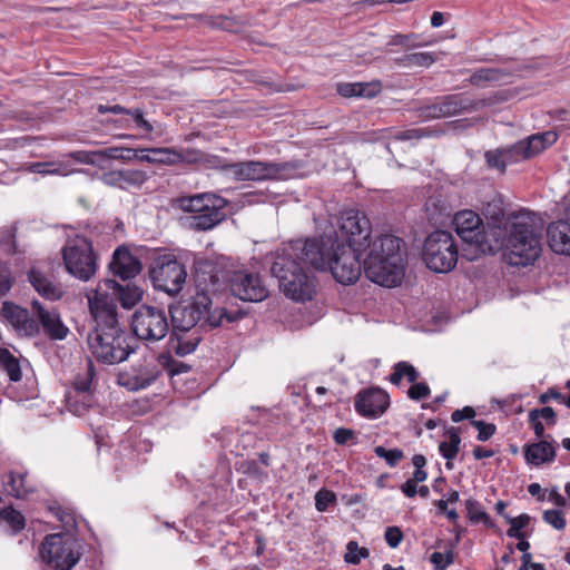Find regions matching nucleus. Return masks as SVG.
Returning <instances> with one entry per match:
<instances>
[{"label": "nucleus", "instance_id": "4c0bfd02", "mask_svg": "<svg viewBox=\"0 0 570 570\" xmlns=\"http://www.w3.org/2000/svg\"><path fill=\"white\" fill-rule=\"evenodd\" d=\"M28 170L42 176H67L72 173L69 166L62 161H38L29 165Z\"/></svg>", "mask_w": 570, "mask_h": 570}, {"label": "nucleus", "instance_id": "4be33fe9", "mask_svg": "<svg viewBox=\"0 0 570 570\" xmlns=\"http://www.w3.org/2000/svg\"><path fill=\"white\" fill-rule=\"evenodd\" d=\"M28 281L35 291L46 299H59L63 291L55 283L43 265H33L28 272Z\"/></svg>", "mask_w": 570, "mask_h": 570}, {"label": "nucleus", "instance_id": "a211bd4d", "mask_svg": "<svg viewBox=\"0 0 570 570\" xmlns=\"http://www.w3.org/2000/svg\"><path fill=\"white\" fill-rule=\"evenodd\" d=\"M390 405L389 394L380 387L360 391L354 401L356 412L366 419H377Z\"/></svg>", "mask_w": 570, "mask_h": 570}, {"label": "nucleus", "instance_id": "c03bdc74", "mask_svg": "<svg viewBox=\"0 0 570 570\" xmlns=\"http://www.w3.org/2000/svg\"><path fill=\"white\" fill-rule=\"evenodd\" d=\"M504 518L511 525L507 531L508 537L515 539L524 538V534L521 532V530L529 524L530 517L523 513L515 518L509 515H504Z\"/></svg>", "mask_w": 570, "mask_h": 570}, {"label": "nucleus", "instance_id": "338daca9", "mask_svg": "<svg viewBox=\"0 0 570 570\" xmlns=\"http://www.w3.org/2000/svg\"><path fill=\"white\" fill-rule=\"evenodd\" d=\"M425 136V131L423 129H409L404 131H400L395 134V140H411L419 139Z\"/></svg>", "mask_w": 570, "mask_h": 570}, {"label": "nucleus", "instance_id": "603ef678", "mask_svg": "<svg viewBox=\"0 0 570 570\" xmlns=\"http://www.w3.org/2000/svg\"><path fill=\"white\" fill-rule=\"evenodd\" d=\"M470 423L478 430L476 439L481 442L491 439L497 431V426L493 423H487L481 420H472Z\"/></svg>", "mask_w": 570, "mask_h": 570}, {"label": "nucleus", "instance_id": "5701e85b", "mask_svg": "<svg viewBox=\"0 0 570 570\" xmlns=\"http://www.w3.org/2000/svg\"><path fill=\"white\" fill-rule=\"evenodd\" d=\"M109 268L115 276L126 281L140 273L141 264L126 247L120 246L114 252Z\"/></svg>", "mask_w": 570, "mask_h": 570}, {"label": "nucleus", "instance_id": "9b49d317", "mask_svg": "<svg viewBox=\"0 0 570 570\" xmlns=\"http://www.w3.org/2000/svg\"><path fill=\"white\" fill-rule=\"evenodd\" d=\"M490 105L488 99H478L464 94H452L435 99L431 105L420 109L425 119H439L470 114Z\"/></svg>", "mask_w": 570, "mask_h": 570}, {"label": "nucleus", "instance_id": "ea45409f", "mask_svg": "<svg viewBox=\"0 0 570 570\" xmlns=\"http://www.w3.org/2000/svg\"><path fill=\"white\" fill-rule=\"evenodd\" d=\"M207 193L195 194L190 196H183L177 199L178 207L186 213L194 214L193 216L200 215L202 209L205 206V203L208 202L209 198H206Z\"/></svg>", "mask_w": 570, "mask_h": 570}, {"label": "nucleus", "instance_id": "e2e57ef3", "mask_svg": "<svg viewBox=\"0 0 570 570\" xmlns=\"http://www.w3.org/2000/svg\"><path fill=\"white\" fill-rule=\"evenodd\" d=\"M160 361L161 360H170L169 363H164L165 365H167L168 367V372L170 375H176V374H180V373H186L190 370V366L185 364V363H181V362H178V361H175V360H171L169 356L166 357V356H160L159 358Z\"/></svg>", "mask_w": 570, "mask_h": 570}, {"label": "nucleus", "instance_id": "09e8293b", "mask_svg": "<svg viewBox=\"0 0 570 570\" xmlns=\"http://www.w3.org/2000/svg\"><path fill=\"white\" fill-rule=\"evenodd\" d=\"M546 523L556 530H563L567 525V520L562 510H546L542 514Z\"/></svg>", "mask_w": 570, "mask_h": 570}, {"label": "nucleus", "instance_id": "4468645a", "mask_svg": "<svg viewBox=\"0 0 570 570\" xmlns=\"http://www.w3.org/2000/svg\"><path fill=\"white\" fill-rule=\"evenodd\" d=\"M453 225L463 242L474 245L481 253L493 252L491 226L488 225L489 230H485L475 212L470 209L458 212L453 217Z\"/></svg>", "mask_w": 570, "mask_h": 570}, {"label": "nucleus", "instance_id": "dca6fc26", "mask_svg": "<svg viewBox=\"0 0 570 570\" xmlns=\"http://www.w3.org/2000/svg\"><path fill=\"white\" fill-rule=\"evenodd\" d=\"M100 292L99 296L102 298L107 296L110 298V309L114 315H117L115 299H118L124 308L134 307L142 298V289L136 285L127 284L122 286L114 279H104L99 282L96 288H92L86 293L88 303L90 304L91 295Z\"/></svg>", "mask_w": 570, "mask_h": 570}, {"label": "nucleus", "instance_id": "20e7f679", "mask_svg": "<svg viewBox=\"0 0 570 570\" xmlns=\"http://www.w3.org/2000/svg\"><path fill=\"white\" fill-rule=\"evenodd\" d=\"M308 266L309 238L292 240L277 250L271 271L287 298L306 302L315 295L316 279Z\"/></svg>", "mask_w": 570, "mask_h": 570}, {"label": "nucleus", "instance_id": "3c124183", "mask_svg": "<svg viewBox=\"0 0 570 570\" xmlns=\"http://www.w3.org/2000/svg\"><path fill=\"white\" fill-rule=\"evenodd\" d=\"M430 561L434 566V570H445L454 562V553L452 550L445 553L435 551L431 554Z\"/></svg>", "mask_w": 570, "mask_h": 570}, {"label": "nucleus", "instance_id": "c9c22d12", "mask_svg": "<svg viewBox=\"0 0 570 570\" xmlns=\"http://www.w3.org/2000/svg\"><path fill=\"white\" fill-rule=\"evenodd\" d=\"M298 165L295 163H272L266 161V179L286 180L297 175Z\"/></svg>", "mask_w": 570, "mask_h": 570}, {"label": "nucleus", "instance_id": "6e6552de", "mask_svg": "<svg viewBox=\"0 0 570 570\" xmlns=\"http://www.w3.org/2000/svg\"><path fill=\"white\" fill-rule=\"evenodd\" d=\"M213 278L223 281L225 287L237 298L245 302H262L268 296V289L257 273L234 266L217 271Z\"/></svg>", "mask_w": 570, "mask_h": 570}, {"label": "nucleus", "instance_id": "37998d69", "mask_svg": "<svg viewBox=\"0 0 570 570\" xmlns=\"http://www.w3.org/2000/svg\"><path fill=\"white\" fill-rule=\"evenodd\" d=\"M0 520L10 527L13 534L20 532L26 525L24 517L11 508L0 511Z\"/></svg>", "mask_w": 570, "mask_h": 570}, {"label": "nucleus", "instance_id": "4d7b16f0", "mask_svg": "<svg viewBox=\"0 0 570 570\" xmlns=\"http://www.w3.org/2000/svg\"><path fill=\"white\" fill-rule=\"evenodd\" d=\"M540 417L547 420L550 425L556 424V412L550 406L533 409L529 412V421H534L535 419Z\"/></svg>", "mask_w": 570, "mask_h": 570}, {"label": "nucleus", "instance_id": "f03ea898", "mask_svg": "<svg viewBox=\"0 0 570 570\" xmlns=\"http://www.w3.org/2000/svg\"><path fill=\"white\" fill-rule=\"evenodd\" d=\"M99 293L96 292L90 297L89 308L96 325L88 334V347L98 362L119 364L135 352L136 338L119 323L117 315L111 313L110 298H101Z\"/></svg>", "mask_w": 570, "mask_h": 570}, {"label": "nucleus", "instance_id": "f3484780", "mask_svg": "<svg viewBox=\"0 0 570 570\" xmlns=\"http://www.w3.org/2000/svg\"><path fill=\"white\" fill-rule=\"evenodd\" d=\"M371 223L358 209H348L340 218V234L345 245L364 247L371 237Z\"/></svg>", "mask_w": 570, "mask_h": 570}, {"label": "nucleus", "instance_id": "b1692460", "mask_svg": "<svg viewBox=\"0 0 570 570\" xmlns=\"http://www.w3.org/2000/svg\"><path fill=\"white\" fill-rule=\"evenodd\" d=\"M558 139L554 131L535 134L513 145L518 160L529 159L553 145Z\"/></svg>", "mask_w": 570, "mask_h": 570}, {"label": "nucleus", "instance_id": "ddd939ff", "mask_svg": "<svg viewBox=\"0 0 570 570\" xmlns=\"http://www.w3.org/2000/svg\"><path fill=\"white\" fill-rule=\"evenodd\" d=\"M149 274L154 286L169 295L178 294L187 278L185 266L169 254L157 257Z\"/></svg>", "mask_w": 570, "mask_h": 570}, {"label": "nucleus", "instance_id": "423d86ee", "mask_svg": "<svg viewBox=\"0 0 570 570\" xmlns=\"http://www.w3.org/2000/svg\"><path fill=\"white\" fill-rule=\"evenodd\" d=\"M402 239L393 235H382L365 244L368 249L363 259L365 276L373 283L385 287L399 285L404 277L405 261L401 252Z\"/></svg>", "mask_w": 570, "mask_h": 570}, {"label": "nucleus", "instance_id": "bf43d9fd", "mask_svg": "<svg viewBox=\"0 0 570 570\" xmlns=\"http://www.w3.org/2000/svg\"><path fill=\"white\" fill-rule=\"evenodd\" d=\"M413 385L409 389L407 395L411 400L420 401L430 395V387L426 383H412Z\"/></svg>", "mask_w": 570, "mask_h": 570}, {"label": "nucleus", "instance_id": "473e14b6", "mask_svg": "<svg viewBox=\"0 0 570 570\" xmlns=\"http://www.w3.org/2000/svg\"><path fill=\"white\" fill-rule=\"evenodd\" d=\"M140 154L139 161L166 165L178 163V159L173 158L176 156V150L169 148H140Z\"/></svg>", "mask_w": 570, "mask_h": 570}, {"label": "nucleus", "instance_id": "69168bd1", "mask_svg": "<svg viewBox=\"0 0 570 570\" xmlns=\"http://www.w3.org/2000/svg\"><path fill=\"white\" fill-rule=\"evenodd\" d=\"M474 416H475V410L473 407H471V406H464L461 410L453 411L452 414H451V420L454 423H458V422H461L464 419H470L472 421V419Z\"/></svg>", "mask_w": 570, "mask_h": 570}, {"label": "nucleus", "instance_id": "0e129e2a", "mask_svg": "<svg viewBox=\"0 0 570 570\" xmlns=\"http://www.w3.org/2000/svg\"><path fill=\"white\" fill-rule=\"evenodd\" d=\"M354 438V431L351 429L338 428L333 433V439L337 444H346Z\"/></svg>", "mask_w": 570, "mask_h": 570}, {"label": "nucleus", "instance_id": "de8ad7c7", "mask_svg": "<svg viewBox=\"0 0 570 570\" xmlns=\"http://www.w3.org/2000/svg\"><path fill=\"white\" fill-rule=\"evenodd\" d=\"M346 553L344 560L351 564H358L362 559L368 557V550L366 548H360L357 542L350 541L346 546Z\"/></svg>", "mask_w": 570, "mask_h": 570}, {"label": "nucleus", "instance_id": "f257e3e1", "mask_svg": "<svg viewBox=\"0 0 570 570\" xmlns=\"http://www.w3.org/2000/svg\"><path fill=\"white\" fill-rule=\"evenodd\" d=\"M485 217L492 229L493 252L503 249L504 259L512 266L533 264L540 256L543 220L534 213L520 210L505 217L503 209L489 206Z\"/></svg>", "mask_w": 570, "mask_h": 570}, {"label": "nucleus", "instance_id": "aec40b11", "mask_svg": "<svg viewBox=\"0 0 570 570\" xmlns=\"http://www.w3.org/2000/svg\"><path fill=\"white\" fill-rule=\"evenodd\" d=\"M148 178V174L145 170L132 168L104 171L99 177L104 185L121 190L139 189Z\"/></svg>", "mask_w": 570, "mask_h": 570}, {"label": "nucleus", "instance_id": "58836bf2", "mask_svg": "<svg viewBox=\"0 0 570 570\" xmlns=\"http://www.w3.org/2000/svg\"><path fill=\"white\" fill-rule=\"evenodd\" d=\"M419 376V372L412 364L401 361L394 364L393 372L390 375V382L394 385H399L402 379H406L409 383H414L417 381Z\"/></svg>", "mask_w": 570, "mask_h": 570}, {"label": "nucleus", "instance_id": "6e6d98bb", "mask_svg": "<svg viewBox=\"0 0 570 570\" xmlns=\"http://www.w3.org/2000/svg\"><path fill=\"white\" fill-rule=\"evenodd\" d=\"M70 157L80 164L99 165L98 151L78 150L70 154Z\"/></svg>", "mask_w": 570, "mask_h": 570}, {"label": "nucleus", "instance_id": "864d4df0", "mask_svg": "<svg viewBox=\"0 0 570 570\" xmlns=\"http://www.w3.org/2000/svg\"><path fill=\"white\" fill-rule=\"evenodd\" d=\"M16 226L11 225L0 230V245L6 247L8 253L16 250Z\"/></svg>", "mask_w": 570, "mask_h": 570}, {"label": "nucleus", "instance_id": "7ed1b4c3", "mask_svg": "<svg viewBox=\"0 0 570 570\" xmlns=\"http://www.w3.org/2000/svg\"><path fill=\"white\" fill-rule=\"evenodd\" d=\"M171 336L170 347L179 356L193 353L202 341L200 331L219 326L228 317L224 308H212V299L205 293H197L186 305L170 309Z\"/></svg>", "mask_w": 570, "mask_h": 570}, {"label": "nucleus", "instance_id": "72a5a7b5", "mask_svg": "<svg viewBox=\"0 0 570 570\" xmlns=\"http://www.w3.org/2000/svg\"><path fill=\"white\" fill-rule=\"evenodd\" d=\"M0 371L4 372L11 382H19L22 377L20 360L3 347H0Z\"/></svg>", "mask_w": 570, "mask_h": 570}, {"label": "nucleus", "instance_id": "2eb2a0df", "mask_svg": "<svg viewBox=\"0 0 570 570\" xmlns=\"http://www.w3.org/2000/svg\"><path fill=\"white\" fill-rule=\"evenodd\" d=\"M160 373L159 363L155 357H144L129 368L120 371L117 383L128 391H139L154 384Z\"/></svg>", "mask_w": 570, "mask_h": 570}, {"label": "nucleus", "instance_id": "79ce46f5", "mask_svg": "<svg viewBox=\"0 0 570 570\" xmlns=\"http://www.w3.org/2000/svg\"><path fill=\"white\" fill-rule=\"evenodd\" d=\"M466 515L471 522H483L487 527H492L493 523L489 514L483 510L482 505L474 499L465 501Z\"/></svg>", "mask_w": 570, "mask_h": 570}, {"label": "nucleus", "instance_id": "c85d7f7f", "mask_svg": "<svg viewBox=\"0 0 570 570\" xmlns=\"http://www.w3.org/2000/svg\"><path fill=\"white\" fill-rule=\"evenodd\" d=\"M557 443L554 441L540 440L524 446V459L528 464L539 466L551 463L556 458Z\"/></svg>", "mask_w": 570, "mask_h": 570}, {"label": "nucleus", "instance_id": "5fc2aeb1", "mask_svg": "<svg viewBox=\"0 0 570 570\" xmlns=\"http://www.w3.org/2000/svg\"><path fill=\"white\" fill-rule=\"evenodd\" d=\"M336 495L333 491L322 489L315 495V508L320 512H325L330 504L334 503Z\"/></svg>", "mask_w": 570, "mask_h": 570}, {"label": "nucleus", "instance_id": "e433bc0d", "mask_svg": "<svg viewBox=\"0 0 570 570\" xmlns=\"http://www.w3.org/2000/svg\"><path fill=\"white\" fill-rule=\"evenodd\" d=\"M442 52H414L397 58L395 61L402 67H430L440 59Z\"/></svg>", "mask_w": 570, "mask_h": 570}, {"label": "nucleus", "instance_id": "a18cd8bd", "mask_svg": "<svg viewBox=\"0 0 570 570\" xmlns=\"http://www.w3.org/2000/svg\"><path fill=\"white\" fill-rule=\"evenodd\" d=\"M419 37L420 36L416 33H409V35L396 33L391 37L387 45L389 46H402L407 49H413V48L424 46V43L416 41L419 39ZM431 43H432L431 41L425 42V45H431Z\"/></svg>", "mask_w": 570, "mask_h": 570}, {"label": "nucleus", "instance_id": "a878e982", "mask_svg": "<svg viewBox=\"0 0 570 570\" xmlns=\"http://www.w3.org/2000/svg\"><path fill=\"white\" fill-rule=\"evenodd\" d=\"M95 365L91 360H88L86 363V367L82 372H79L73 381L75 392L78 394H82L81 405L77 406L76 404L70 406H75V412L78 415H81L91 406V396L89 392L91 391L92 381L95 377Z\"/></svg>", "mask_w": 570, "mask_h": 570}, {"label": "nucleus", "instance_id": "c756f323", "mask_svg": "<svg viewBox=\"0 0 570 570\" xmlns=\"http://www.w3.org/2000/svg\"><path fill=\"white\" fill-rule=\"evenodd\" d=\"M382 90L380 81L372 82H344L337 85V92L343 97L373 98Z\"/></svg>", "mask_w": 570, "mask_h": 570}, {"label": "nucleus", "instance_id": "13d9d810", "mask_svg": "<svg viewBox=\"0 0 570 570\" xmlns=\"http://www.w3.org/2000/svg\"><path fill=\"white\" fill-rule=\"evenodd\" d=\"M384 539L389 547L395 549L403 540V533L399 527H387L384 533Z\"/></svg>", "mask_w": 570, "mask_h": 570}, {"label": "nucleus", "instance_id": "1a4fd4ad", "mask_svg": "<svg viewBox=\"0 0 570 570\" xmlns=\"http://www.w3.org/2000/svg\"><path fill=\"white\" fill-rule=\"evenodd\" d=\"M62 257L67 272L80 281H89L97 272V256L92 244L85 237L68 240L62 248Z\"/></svg>", "mask_w": 570, "mask_h": 570}, {"label": "nucleus", "instance_id": "2f4dec72", "mask_svg": "<svg viewBox=\"0 0 570 570\" xmlns=\"http://www.w3.org/2000/svg\"><path fill=\"white\" fill-rule=\"evenodd\" d=\"M449 441H443L439 445L441 455L446 460L445 466L451 470L453 469L452 460H454L460 450V432L458 428L451 426L446 430Z\"/></svg>", "mask_w": 570, "mask_h": 570}, {"label": "nucleus", "instance_id": "f8f14e48", "mask_svg": "<svg viewBox=\"0 0 570 570\" xmlns=\"http://www.w3.org/2000/svg\"><path fill=\"white\" fill-rule=\"evenodd\" d=\"M131 328L137 338L150 343L158 342L169 331L167 313L161 307L141 305L132 315Z\"/></svg>", "mask_w": 570, "mask_h": 570}, {"label": "nucleus", "instance_id": "a19ab883", "mask_svg": "<svg viewBox=\"0 0 570 570\" xmlns=\"http://www.w3.org/2000/svg\"><path fill=\"white\" fill-rule=\"evenodd\" d=\"M505 75L500 69L494 68H480L472 72L470 82L473 86H485L490 82L501 81Z\"/></svg>", "mask_w": 570, "mask_h": 570}, {"label": "nucleus", "instance_id": "39448f33", "mask_svg": "<svg viewBox=\"0 0 570 570\" xmlns=\"http://www.w3.org/2000/svg\"><path fill=\"white\" fill-rule=\"evenodd\" d=\"M363 247L345 245L340 235L309 238L312 267L330 271L334 279L343 285L355 283L362 273Z\"/></svg>", "mask_w": 570, "mask_h": 570}, {"label": "nucleus", "instance_id": "774afa93", "mask_svg": "<svg viewBox=\"0 0 570 570\" xmlns=\"http://www.w3.org/2000/svg\"><path fill=\"white\" fill-rule=\"evenodd\" d=\"M203 151L197 149H186L183 151H176V156H174V159H178V163H186L185 159H194V158H202Z\"/></svg>", "mask_w": 570, "mask_h": 570}, {"label": "nucleus", "instance_id": "cd10ccee", "mask_svg": "<svg viewBox=\"0 0 570 570\" xmlns=\"http://www.w3.org/2000/svg\"><path fill=\"white\" fill-rule=\"evenodd\" d=\"M548 243L550 248L558 253L570 256V223L558 220L547 228Z\"/></svg>", "mask_w": 570, "mask_h": 570}, {"label": "nucleus", "instance_id": "052dcab7", "mask_svg": "<svg viewBox=\"0 0 570 570\" xmlns=\"http://www.w3.org/2000/svg\"><path fill=\"white\" fill-rule=\"evenodd\" d=\"M12 284L10 269L0 262V295H6L11 289Z\"/></svg>", "mask_w": 570, "mask_h": 570}, {"label": "nucleus", "instance_id": "393cba45", "mask_svg": "<svg viewBox=\"0 0 570 570\" xmlns=\"http://www.w3.org/2000/svg\"><path fill=\"white\" fill-rule=\"evenodd\" d=\"M32 309L37 315V322L41 325L45 333L51 338L63 340L68 334V328L62 324L60 316L52 309H47L40 302H32Z\"/></svg>", "mask_w": 570, "mask_h": 570}, {"label": "nucleus", "instance_id": "8fccbe9b", "mask_svg": "<svg viewBox=\"0 0 570 570\" xmlns=\"http://www.w3.org/2000/svg\"><path fill=\"white\" fill-rule=\"evenodd\" d=\"M374 453L386 461L390 466H395L404 456L402 450L391 449L387 450L382 445L374 448Z\"/></svg>", "mask_w": 570, "mask_h": 570}, {"label": "nucleus", "instance_id": "0eeeda50", "mask_svg": "<svg viewBox=\"0 0 570 570\" xmlns=\"http://www.w3.org/2000/svg\"><path fill=\"white\" fill-rule=\"evenodd\" d=\"M459 250L453 235L446 230H434L424 240L422 259L435 273H449L455 268Z\"/></svg>", "mask_w": 570, "mask_h": 570}, {"label": "nucleus", "instance_id": "f704fd0d", "mask_svg": "<svg viewBox=\"0 0 570 570\" xmlns=\"http://www.w3.org/2000/svg\"><path fill=\"white\" fill-rule=\"evenodd\" d=\"M485 159L489 166L500 170H504L508 165L519 161L513 145L509 148L487 151Z\"/></svg>", "mask_w": 570, "mask_h": 570}, {"label": "nucleus", "instance_id": "6ab92c4d", "mask_svg": "<svg viewBox=\"0 0 570 570\" xmlns=\"http://www.w3.org/2000/svg\"><path fill=\"white\" fill-rule=\"evenodd\" d=\"M206 198L209 199L205 203L200 215L191 216L190 225L197 230H209L226 218L225 208L228 202L214 193H207Z\"/></svg>", "mask_w": 570, "mask_h": 570}, {"label": "nucleus", "instance_id": "49530a36", "mask_svg": "<svg viewBox=\"0 0 570 570\" xmlns=\"http://www.w3.org/2000/svg\"><path fill=\"white\" fill-rule=\"evenodd\" d=\"M185 160H186V164H198L206 169L226 170V167L228 165L223 159H220L216 156L207 155L205 153H203L202 158L185 159Z\"/></svg>", "mask_w": 570, "mask_h": 570}, {"label": "nucleus", "instance_id": "412c9836", "mask_svg": "<svg viewBox=\"0 0 570 570\" xmlns=\"http://www.w3.org/2000/svg\"><path fill=\"white\" fill-rule=\"evenodd\" d=\"M1 314L19 335L33 336L39 333V323L29 312L11 302L2 304Z\"/></svg>", "mask_w": 570, "mask_h": 570}, {"label": "nucleus", "instance_id": "7c9ffc66", "mask_svg": "<svg viewBox=\"0 0 570 570\" xmlns=\"http://www.w3.org/2000/svg\"><path fill=\"white\" fill-rule=\"evenodd\" d=\"M6 490L14 498H24L33 492L35 487L29 481L28 474L23 472H10L9 479L6 482Z\"/></svg>", "mask_w": 570, "mask_h": 570}, {"label": "nucleus", "instance_id": "bb28decb", "mask_svg": "<svg viewBox=\"0 0 570 570\" xmlns=\"http://www.w3.org/2000/svg\"><path fill=\"white\" fill-rule=\"evenodd\" d=\"M228 171L236 180H264L266 179V161H239L227 165Z\"/></svg>", "mask_w": 570, "mask_h": 570}, {"label": "nucleus", "instance_id": "680f3d73", "mask_svg": "<svg viewBox=\"0 0 570 570\" xmlns=\"http://www.w3.org/2000/svg\"><path fill=\"white\" fill-rule=\"evenodd\" d=\"M128 115L132 117L137 128L142 129L147 134H150L154 130L151 124L144 118L141 109L130 110L128 111Z\"/></svg>", "mask_w": 570, "mask_h": 570}, {"label": "nucleus", "instance_id": "9d476101", "mask_svg": "<svg viewBox=\"0 0 570 570\" xmlns=\"http://www.w3.org/2000/svg\"><path fill=\"white\" fill-rule=\"evenodd\" d=\"M39 554L45 563L56 570H70L80 558L76 540L71 535L61 533L46 535Z\"/></svg>", "mask_w": 570, "mask_h": 570}]
</instances>
